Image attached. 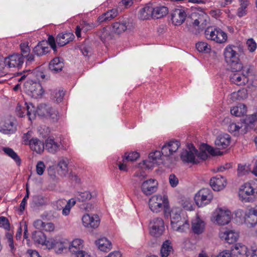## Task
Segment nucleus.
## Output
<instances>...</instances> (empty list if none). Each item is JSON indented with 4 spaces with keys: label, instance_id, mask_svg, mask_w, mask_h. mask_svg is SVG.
Segmentation results:
<instances>
[{
    "label": "nucleus",
    "instance_id": "obj_1",
    "mask_svg": "<svg viewBox=\"0 0 257 257\" xmlns=\"http://www.w3.org/2000/svg\"><path fill=\"white\" fill-rule=\"evenodd\" d=\"M16 110L20 117L27 114L30 120L34 119L37 114L42 118H49L53 121H56L59 118L57 110L46 104H39L36 109L32 103L25 102L23 106L18 105Z\"/></svg>",
    "mask_w": 257,
    "mask_h": 257
},
{
    "label": "nucleus",
    "instance_id": "obj_2",
    "mask_svg": "<svg viewBox=\"0 0 257 257\" xmlns=\"http://www.w3.org/2000/svg\"><path fill=\"white\" fill-rule=\"evenodd\" d=\"M237 47L228 45L224 51V55L226 62L230 65L232 71H241L242 75L248 78L251 74L252 69L250 65L243 66L240 62L238 54L236 51Z\"/></svg>",
    "mask_w": 257,
    "mask_h": 257
},
{
    "label": "nucleus",
    "instance_id": "obj_3",
    "mask_svg": "<svg viewBox=\"0 0 257 257\" xmlns=\"http://www.w3.org/2000/svg\"><path fill=\"white\" fill-rule=\"evenodd\" d=\"M164 215L167 217L170 216L171 225L174 230L183 232L189 229V222L184 218H181L180 208H174L170 211L169 206L167 214Z\"/></svg>",
    "mask_w": 257,
    "mask_h": 257
},
{
    "label": "nucleus",
    "instance_id": "obj_4",
    "mask_svg": "<svg viewBox=\"0 0 257 257\" xmlns=\"http://www.w3.org/2000/svg\"><path fill=\"white\" fill-rule=\"evenodd\" d=\"M149 208L154 213H158L164 210V214H167L169 201L166 196L161 195H156L151 197L149 201Z\"/></svg>",
    "mask_w": 257,
    "mask_h": 257
},
{
    "label": "nucleus",
    "instance_id": "obj_5",
    "mask_svg": "<svg viewBox=\"0 0 257 257\" xmlns=\"http://www.w3.org/2000/svg\"><path fill=\"white\" fill-rule=\"evenodd\" d=\"M204 34L207 39L219 44L225 43L227 39L226 33L215 27H208L205 30Z\"/></svg>",
    "mask_w": 257,
    "mask_h": 257
},
{
    "label": "nucleus",
    "instance_id": "obj_6",
    "mask_svg": "<svg viewBox=\"0 0 257 257\" xmlns=\"http://www.w3.org/2000/svg\"><path fill=\"white\" fill-rule=\"evenodd\" d=\"M237 217H241L244 215V222L249 227H253L257 224V206L248 209L245 211L238 209L235 212Z\"/></svg>",
    "mask_w": 257,
    "mask_h": 257
},
{
    "label": "nucleus",
    "instance_id": "obj_7",
    "mask_svg": "<svg viewBox=\"0 0 257 257\" xmlns=\"http://www.w3.org/2000/svg\"><path fill=\"white\" fill-rule=\"evenodd\" d=\"M212 198L211 190L208 188H203L195 194L194 200L197 205L201 207L209 204Z\"/></svg>",
    "mask_w": 257,
    "mask_h": 257
},
{
    "label": "nucleus",
    "instance_id": "obj_8",
    "mask_svg": "<svg viewBox=\"0 0 257 257\" xmlns=\"http://www.w3.org/2000/svg\"><path fill=\"white\" fill-rule=\"evenodd\" d=\"M150 233L154 237L162 235L165 230L164 222L162 218L156 217L152 219L149 224Z\"/></svg>",
    "mask_w": 257,
    "mask_h": 257
},
{
    "label": "nucleus",
    "instance_id": "obj_9",
    "mask_svg": "<svg viewBox=\"0 0 257 257\" xmlns=\"http://www.w3.org/2000/svg\"><path fill=\"white\" fill-rule=\"evenodd\" d=\"M239 193L240 200L244 202H254L257 198V192H255L249 184H245Z\"/></svg>",
    "mask_w": 257,
    "mask_h": 257
},
{
    "label": "nucleus",
    "instance_id": "obj_10",
    "mask_svg": "<svg viewBox=\"0 0 257 257\" xmlns=\"http://www.w3.org/2000/svg\"><path fill=\"white\" fill-rule=\"evenodd\" d=\"M24 86L28 95L34 98H38L43 93V88L39 83L32 80L27 81L25 83Z\"/></svg>",
    "mask_w": 257,
    "mask_h": 257
},
{
    "label": "nucleus",
    "instance_id": "obj_11",
    "mask_svg": "<svg viewBox=\"0 0 257 257\" xmlns=\"http://www.w3.org/2000/svg\"><path fill=\"white\" fill-rule=\"evenodd\" d=\"M189 150L183 151L181 154V159L184 163H192L196 164L199 163V161L198 158H196L195 154L198 152L195 147L193 145L189 146Z\"/></svg>",
    "mask_w": 257,
    "mask_h": 257
},
{
    "label": "nucleus",
    "instance_id": "obj_12",
    "mask_svg": "<svg viewBox=\"0 0 257 257\" xmlns=\"http://www.w3.org/2000/svg\"><path fill=\"white\" fill-rule=\"evenodd\" d=\"M17 131L16 121L14 118L5 119L0 122V132L4 134L10 135Z\"/></svg>",
    "mask_w": 257,
    "mask_h": 257
},
{
    "label": "nucleus",
    "instance_id": "obj_13",
    "mask_svg": "<svg viewBox=\"0 0 257 257\" xmlns=\"http://www.w3.org/2000/svg\"><path fill=\"white\" fill-rule=\"evenodd\" d=\"M213 216L217 223L220 225L228 224L231 219L230 211L227 210H224L221 208L216 209Z\"/></svg>",
    "mask_w": 257,
    "mask_h": 257
},
{
    "label": "nucleus",
    "instance_id": "obj_14",
    "mask_svg": "<svg viewBox=\"0 0 257 257\" xmlns=\"http://www.w3.org/2000/svg\"><path fill=\"white\" fill-rule=\"evenodd\" d=\"M24 62V59L23 56L19 53L14 54L5 58V63L7 66L9 68H21Z\"/></svg>",
    "mask_w": 257,
    "mask_h": 257
},
{
    "label": "nucleus",
    "instance_id": "obj_15",
    "mask_svg": "<svg viewBox=\"0 0 257 257\" xmlns=\"http://www.w3.org/2000/svg\"><path fill=\"white\" fill-rule=\"evenodd\" d=\"M158 182L156 180L150 179L144 181L141 186V190L146 195H150L157 191Z\"/></svg>",
    "mask_w": 257,
    "mask_h": 257
},
{
    "label": "nucleus",
    "instance_id": "obj_16",
    "mask_svg": "<svg viewBox=\"0 0 257 257\" xmlns=\"http://www.w3.org/2000/svg\"><path fill=\"white\" fill-rule=\"evenodd\" d=\"M82 221L84 226L88 228H97L100 223V219L96 214H85L83 216Z\"/></svg>",
    "mask_w": 257,
    "mask_h": 257
},
{
    "label": "nucleus",
    "instance_id": "obj_17",
    "mask_svg": "<svg viewBox=\"0 0 257 257\" xmlns=\"http://www.w3.org/2000/svg\"><path fill=\"white\" fill-rule=\"evenodd\" d=\"M186 16V13L183 9H175L171 13L172 23L175 25L180 26L184 22Z\"/></svg>",
    "mask_w": 257,
    "mask_h": 257
},
{
    "label": "nucleus",
    "instance_id": "obj_18",
    "mask_svg": "<svg viewBox=\"0 0 257 257\" xmlns=\"http://www.w3.org/2000/svg\"><path fill=\"white\" fill-rule=\"evenodd\" d=\"M61 143L56 140L52 137H49L45 142L46 150L50 153L55 154L60 150Z\"/></svg>",
    "mask_w": 257,
    "mask_h": 257
},
{
    "label": "nucleus",
    "instance_id": "obj_19",
    "mask_svg": "<svg viewBox=\"0 0 257 257\" xmlns=\"http://www.w3.org/2000/svg\"><path fill=\"white\" fill-rule=\"evenodd\" d=\"M219 236L221 239H224L227 243L231 244L237 240L238 234L232 230L222 229L219 232Z\"/></svg>",
    "mask_w": 257,
    "mask_h": 257
},
{
    "label": "nucleus",
    "instance_id": "obj_20",
    "mask_svg": "<svg viewBox=\"0 0 257 257\" xmlns=\"http://www.w3.org/2000/svg\"><path fill=\"white\" fill-rule=\"evenodd\" d=\"M226 179L221 175H217L210 180V184L214 191H220L226 185Z\"/></svg>",
    "mask_w": 257,
    "mask_h": 257
},
{
    "label": "nucleus",
    "instance_id": "obj_21",
    "mask_svg": "<svg viewBox=\"0 0 257 257\" xmlns=\"http://www.w3.org/2000/svg\"><path fill=\"white\" fill-rule=\"evenodd\" d=\"M74 38V36L72 33H60L56 37V42L59 46L62 47L72 41Z\"/></svg>",
    "mask_w": 257,
    "mask_h": 257
},
{
    "label": "nucleus",
    "instance_id": "obj_22",
    "mask_svg": "<svg viewBox=\"0 0 257 257\" xmlns=\"http://www.w3.org/2000/svg\"><path fill=\"white\" fill-rule=\"evenodd\" d=\"M230 143V137L227 134L220 135L217 137L215 141V145L219 149L226 148Z\"/></svg>",
    "mask_w": 257,
    "mask_h": 257
},
{
    "label": "nucleus",
    "instance_id": "obj_23",
    "mask_svg": "<svg viewBox=\"0 0 257 257\" xmlns=\"http://www.w3.org/2000/svg\"><path fill=\"white\" fill-rule=\"evenodd\" d=\"M83 240L81 239L76 238L71 242H69V247L68 249L70 251L71 255L83 250Z\"/></svg>",
    "mask_w": 257,
    "mask_h": 257
},
{
    "label": "nucleus",
    "instance_id": "obj_24",
    "mask_svg": "<svg viewBox=\"0 0 257 257\" xmlns=\"http://www.w3.org/2000/svg\"><path fill=\"white\" fill-rule=\"evenodd\" d=\"M129 23L127 20H119L112 25V31L118 34L125 31L128 26Z\"/></svg>",
    "mask_w": 257,
    "mask_h": 257
},
{
    "label": "nucleus",
    "instance_id": "obj_25",
    "mask_svg": "<svg viewBox=\"0 0 257 257\" xmlns=\"http://www.w3.org/2000/svg\"><path fill=\"white\" fill-rule=\"evenodd\" d=\"M50 51V48L48 47L47 43L42 41L34 48L33 52L35 55L40 56L47 54Z\"/></svg>",
    "mask_w": 257,
    "mask_h": 257
},
{
    "label": "nucleus",
    "instance_id": "obj_26",
    "mask_svg": "<svg viewBox=\"0 0 257 257\" xmlns=\"http://www.w3.org/2000/svg\"><path fill=\"white\" fill-rule=\"evenodd\" d=\"M205 223L199 217H197L192 222L191 228L193 232L196 234L202 233L204 230Z\"/></svg>",
    "mask_w": 257,
    "mask_h": 257
},
{
    "label": "nucleus",
    "instance_id": "obj_27",
    "mask_svg": "<svg viewBox=\"0 0 257 257\" xmlns=\"http://www.w3.org/2000/svg\"><path fill=\"white\" fill-rule=\"evenodd\" d=\"M69 160L66 158H61L58 163V172L61 176H66L68 174Z\"/></svg>",
    "mask_w": 257,
    "mask_h": 257
},
{
    "label": "nucleus",
    "instance_id": "obj_28",
    "mask_svg": "<svg viewBox=\"0 0 257 257\" xmlns=\"http://www.w3.org/2000/svg\"><path fill=\"white\" fill-rule=\"evenodd\" d=\"M117 14V10L116 9H112L100 16L98 18L97 21L100 23L109 21L116 17Z\"/></svg>",
    "mask_w": 257,
    "mask_h": 257
},
{
    "label": "nucleus",
    "instance_id": "obj_29",
    "mask_svg": "<svg viewBox=\"0 0 257 257\" xmlns=\"http://www.w3.org/2000/svg\"><path fill=\"white\" fill-rule=\"evenodd\" d=\"M231 82L237 85H244L248 82V78L237 73H232L230 76Z\"/></svg>",
    "mask_w": 257,
    "mask_h": 257
},
{
    "label": "nucleus",
    "instance_id": "obj_30",
    "mask_svg": "<svg viewBox=\"0 0 257 257\" xmlns=\"http://www.w3.org/2000/svg\"><path fill=\"white\" fill-rule=\"evenodd\" d=\"M53 247L57 253H61L66 250L69 247V241L66 239L54 241L52 242Z\"/></svg>",
    "mask_w": 257,
    "mask_h": 257
},
{
    "label": "nucleus",
    "instance_id": "obj_31",
    "mask_svg": "<svg viewBox=\"0 0 257 257\" xmlns=\"http://www.w3.org/2000/svg\"><path fill=\"white\" fill-rule=\"evenodd\" d=\"M193 16L196 18L193 23V25L198 26L199 29H203L206 25L207 16L204 14H195Z\"/></svg>",
    "mask_w": 257,
    "mask_h": 257
},
{
    "label": "nucleus",
    "instance_id": "obj_32",
    "mask_svg": "<svg viewBox=\"0 0 257 257\" xmlns=\"http://www.w3.org/2000/svg\"><path fill=\"white\" fill-rule=\"evenodd\" d=\"M29 145L32 150L40 153L44 150L45 144L37 138H32L29 141Z\"/></svg>",
    "mask_w": 257,
    "mask_h": 257
},
{
    "label": "nucleus",
    "instance_id": "obj_33",
    "mask_svg": "<svg viewBox=\"0 0 257 257\" xmlns=\"http://www.w3.org/2000/svg\"><path fill=\"white\" fill-rule=\"evenodd\" d=\"M152 18L155 19H160L166 16L168 12V9L164 6L156 7L153 8L152 7Z\"/></svg>",
    "mask_w": 257,
    "mask_h": 257
},
{
    "label": "nucleus",
    "instance_id": "obj_34",
    "mask_svg": "<svg viewBox=\"0 0 257 257\" xmlns=\"http://www.w3.org/2000/svg\"><path fill=\"white\" fill-rule=\"evenodd\" d=\"M95 243L98 249L102 251H108L111 248V242L105 237L96 240Z\"/></svg>",
    "mask_w": 257,
    "mask_h": 257
},
{
    "label": "nucleus",
    "instance_id": "obj_35",
    "mask_svg": "<svg viewBox=\"0 0 257 257\" xmlns=\"http://www.w3.org/2000/svg\"><path fill=\"white\" fill-rule=\"evenodd\" d=\"M46 204V198L41 195H35L33 196L32 201L30 203V206L33 209H36Z\"/></svg>",
    "mask_w": 257,
    "mask_h": 257
},
{
    "label": "nucleus",
    "instance_id": "obj_36",
    "mask_svg": "<svg viewBox=\"0 0 257 257\" xmlns=\"http://www.w3.org/2000/svg\"><path fill=\"white\" fill-rule=\"evenodd\" d=\"M173 250L172 242L169 240H165L161 248V254L162 257H167Z\"/></svg>",
    "mask_w": 257,
    "mask_h": 257
},
{
    "label": "nucleus",
    "instance_id": "obj_37",
    "mask_svg": "<svg viewBox=\"0 0 257 257\" xmlns=\"http://www.w3.org/2000/svg\"><path fill=\"white\" fill-rule=\"evenodd\" d=\"M2 150L6 155L11 158L18 166L21 165V159L12 149L9 147H3Z\"/></svg>",
    "mask_w": 257,
    "mask_h": 257
},
{
    "label": "nucleus",
    "instance_id": "obj_38",
    "mask_svg": "<svg viewBox=\"0 0 257 257\" xmlns=\"http://www.w3.org/2000/svg\"><path fill=\"white\" fill-rule=\"evenodd\" d=\"M152 7L146 6L142 8L138 14V18L141 20H147L152 18Z\"/></svg>",
    "mask_w": 257,
    "mask_h": 257
},
{
    "label": "nucleus",
    "instance_id": "obj_39",
    "mask_svg": "<svg viewBox=\"0 0 257 257\" xmlns=\"http://www.w3.org/2000/svg\"><path fill=\"white\" fill-rule=\"evenodd\" d=\"M63 66V63L57 57L54 58L49 64L50 69L56 73L61 71Z\"/></svg>",
    "mask_w": 257,
    "mask_h": 257
},
{
    "label": "nucleus",
    "instance_id": "obj_40",
    "mask_svg": "<svg viewBox=\"0 0 257 257\" xmlns=\"http://www.w3.org/2000/svg\"><path fill=\"white\" fill-rule=\"evenodd\" d=\"M34 241L39 244H44L46 240L45 234L41 230L35 231L32 234Z\"/></svg>",
    "mask_w": 257,
    "mask_h": 257
},
{
    "label": "nucleus",
    "instance_id": "obj_41",
    "mask_svg": "<svg viewBox=\"0 0 257 257\" xmlns=\"http://www.w3.org/2000/svg\"><path fill=\"white\" fill-rule=\"evenodd\" d=\"M146 175L143 172H136L133 176L132 181L134 186L136 187L144 181H146Z\"/></svg>",
    "mask_w": 257,
    "mask_h": 257
},
{
    "label": "nucleus",
    "instance_id": "obj_42",
    "mask_svg": "<svg viewBox=\"0 0 257 257\" xmlns=\"http://www.w3.org/2000/svg\"><path fill=\"white\" fill-rule=\"evenodd\" d=\"M162 155L161 152L156 151L149 154L148 159L155 162L157 165H158L162 162Z\"/></svg>",
    "mask_w": 257,
    "mask_h": 257
},
{
    "label": "nucleus",
    "instance_id": "obj_43",
    "mask_svg": "<svg viewBox=\"0 0 257 257\" xmlns=\"http://www.w3.org/2000/svg\"><path fill=\"white\" fill-rule=\"evenodd\" d=\"M246 108L245 105L241 104L238 106L233 107L230 109V113L236 116L246 113Z\"/></svg>",
    "mask_w": 257,
    "mask_h": 257
},
{
    "label": "nucleus",
    "instance_id": "obj_44",
    "mask_svg": "<svg viewBox=\"0 0 257 257\" xmlns=\"http://www.w3.org/2000/svg\"><path fill=\"white\" fill-rule=\"evenodd\" d=\"M240 7L237 10V15L241 17L246 14V8L249 4L248 0H239Z\"/></svg>",
    "mask_w": 257,
    "mask_h": 257
},
{
    "label": "nucleus",
    "instance_id": "obj_45",
    "mask_svg": "<svg viewBox=\"0 0 257 257\" xmlns=\"http://www.w3.org/2000/svg\"><path fill=\"white\" fill-rule=\"evenodd\" d=\"M231 250L234 253L243 254L246 253V247L240 243L235 244L231 246Z\"/></svg>",
    "mask_w": 257,
    "mask_h": 257
},
{
    "label": "nucleus",
    "instance_id": "obj_46",
    "mask_svg": "<svg viewBox=\"0 0 257 257\" xmlns=\"http://www.w3.org/2000/svg\"><path fill=\"white\" fill-rule=\"evenodd\" d=\"M196 47L197 50L200 52L208 53L211 50V47L206 42H199L196 43Z\"/></svg>",
    "mask_w": 257,
    "mask_h": 257
},
{
    "label": "nucleus",
    "instance_id": "obj_47",
    "mask_svg": "<svg viewBox=\"0 0 257 257\" xmlns=\"http://www.w3.org/2000/svg\"><path fill=\"white\" fill-rule=\"evenodd\" d=\"M65 93L63 89H55L51 93V96L57 102H61L63 99Z\"/></svg>",
    "mask_w": 257,
    "mask_h": 257
},
{
    "label": "nucleus",
    "instance_id": "obj_48",
    "mask_svg": "<svg viewBox=\"0 0 257 257\" xmlns=\"http://www.w3.org/2000/svg\"><path fill=\"white\" fill-rule=\"evenodd\" d=\"M171 155L176 152L180 146V143L179 141L175 140H171L167 143Z\"/></svg>",
    "mask_w": 257,
    "mask_h": 257
},
{
    "label": "nucleus",
    "instance_id": "obj_49",
    "mask_svg": "<svg viewBox=\"0 0 257 257\" xmlns=\"http://www.w3.org/2000/svg\"><path fill=\"white\" fill-rule=\"evenodd\" d=\"M76 201L74 199H69L67 202L65 207L62 210V214L64 215H68L70 211L71 208L75 204Z\"/></svg>",
    "mask_w": 257,
    "mask_h": 257
},
{
    "label": "nucleus",
    "instance_id": "obj_50",
    "mask_svg": "<svg viewBox=\"0 0 257 257\" xmlns=\"http://www.w3.org/2000/svg\"><path fill=\"white\" fill-rule=\"evenodd\" d=\"M92 196L89 191H84L83 192H79L77 196V199L80 202H85L90 200Z\"/></svg>",
    "mask_w": 257,
    "mask_h": 257
},
{
    "label": "nucleus",
    "instance_id": "obj_51",
    "mask_svg": "<svg viewBox=\"0 0 257 257\" xmlns=\"http://www.w3.org/2000/svg\"><path fill=\"white\" fill-rule=\"evenodd\" d=\"M96 35L102 42H104L106 40L107 38L109 36V33L105 28H103L101 30L97 31Z\"/></svg>",
    "mask_w": 257,
    "mask_h": 257
},
{
    "label": "nucleus",
    "instance_id": "obj_52",
    "mask_svg": "<svg viewBox=\"0 0 257 257\" xmlns=\"http://www.w3.org/2000/svg\"><path fill=\"white\" fill-rule=\"evenodd\" d=\"M242 125H239L235 123H232L229 124L228 130L230 133H234V135H237L239 134V131Z\"/></svg>",
    "mask_w": 257,
    "mask_h": 257
},
{
    "label": "nucleus",
    "instance_id": "obj_53",
    "mask_svg": "<svg viewBox=\"0 0 257 257\" xmlns=\"http://www.w3.org/2000/svg\"><path fill=\"white\" fill-rule=\"evenodd\" d=\"M257 120V114L253 113L251 115H247L245 118L242 120V123L245 124H253L255 121Z\"/></svg>",
    "mask_w": 257,
    "mask_h": 257
},
{
    "label": "nucleus",
    "instance_id": "obj_54",
    "mask_svg": "<svg viewBox=\"0 0 257 257\" xmlns=\"http://www.w3.org/2000/svg\"><path fill=\"white\" fill-rule=\"evenodd\" d=\"M21 55L23 56L24 59H25L26 56L30 53V49L28 46V43H22L20 45Z\"/></svg>",
    "mask_w": 257,
    "mask_h": 257
},
{
    "label": "nucleus",
    "instance_id": "obj_55",
    "mask_svg": "<svg viewBox=\"0 0 257 257\" xmlns=\"http://www.w3.org/2000/svg\"><path fill=\"white\" fill-rule=\"evenodd\" d=\"M182 202V207L185 210L191 211L194 209L192 202L190 199H184Z\"/></svg>",
    "mask_w": 257,
    "mask_h": 257
},
{
    "label": "nucleus",
    "instance_id": "obj_56",
    "mask_svg": "<svg viewBox=\"0 0 257 257\" xmlns=\"http://www.w3.org/2000/svg\"><path fill=\"white\" fill-rule=\"evenodd\" d=\"M140 157L139 154L137 152H134L129 154L125 153V159L130 161H135Z\"/></svg>",
    "mask_w": 257,
    "mask_h": 257
},
{
    "label": "nucleus",
    "instance_id": "obj_57",
    "mask_svg": "<svg viewBox=\"0 0 257 257\" xmlns=\"http://www.w3.org/2000/svg\"><path fill=\"white\" fill-rule=\"evenodd\" d=\"M45 169V165L43 161H39L36 165V172L40 176L43 174Z\"/></svg>",
    "mask_w": 257,
    "mask_h": 257
},
{
    "label": "nucleus",
    "instance_id": "obj_58",
    "mask_svg": "<svg viewBox=\"0 0 257 257\" xmlns=\"http://www.w3.org/2000/svg\"><path fill=\"white\" fill-rule=\"evenodd\" d=\"M0 227H3L7 230L10 229V224L9 220L6 217H0Z\"/></svg>",
    "mask_w": 257,
    "mask_h": 257
},
{
    "label": "nucleus",
    "instance_id": "obj_59",
    "mask_svg": "<svg viewBox=\"0 0 257 257\" xmlns=\"http://www.w3.org/2000/svg\"><path fill=\"white\" fill-rule=\"evenodd\" d=\"M248 50L251 52H254L256 48V44L253 39H249L246 42Z\"/></svg>",
    "mask_w": 257,
    "mask_h": 257
},
{
    "label": "nucleus",
    "instance_id": "obj_60",
    "mask_svg": "<svg viewBox=\"0 0 257 257\" xmlns=\"http://www.w3.org/2000/svg\"><path fill=\"white\" fill-rule=\"evenodd\" d=\"M56 39L52 36H49L48 39V42H46L50 46L51 49H53L54 52H57V46L56 44Z\"/></svg>",
    "mask_w": 257,
    "mask_h": 257
},
{
    "label": "nucleus",
    "instance_id": "obj_61",
    "mask_svg": "<svg viewBox=\"0 0 257 257\" xmlns=\"http://www.w3.org/2000/svg\"><path fill=\"white\" fill-rule=\"evenodd\" d=\"M169 183L170 185L172 187H175L177 186L179 183L178 179L177 177L173 174H171L169 176Z\"/></svg>",
    "mask_w": 257,
    "mask_h": 257
},
{
    "label": "nucleus",
    "instance_id": "obj_62",
    "mask_svg": "<svg viewBox=\"0 0 257 257\" xmlns=\"http://www.w3.org/2000/svg\"><path fill=\"white\" fill-rule=\"evenodd\" d=\"M169 148L167 143H165L162 147L161 153L163 156L168 157L171 155Z\"/></svg>",
    "mask_w": 257,
    "mask_h": 257
},
{
    "label": "nucleus",
    "instance_id": "obj_63",
    "mask_svg": "<svg viewBox=\"0 0 257 257\" xmlns=\"http://www.w3.org/2000/svg\"><path fill=\"white\" fill-rule=\"evenodd\" d=\"M55 228L54 225L53 223L51 222H47L45 223L44 224L43 228L42 229V231H52L54 230Z\"/></svg>",
    "mask_w": 257,
    "mask_h": 257
},
{
    "label": "nucleus",
    "instance_id": "obj_64",
    "mask_svg": "<svg viewBox=\"0 0 257 257\" xmlns=\"http://www.w3.org/2000/svg\"><path fill=\"white\" fill-rule=\"evenodd\" d=\"M71 256L72 257H90V255L88 254V253L83 249L74 253Z\"/></svg>",
    "mask_w": 257,
    "mask_h": 257
}]
</instances>
